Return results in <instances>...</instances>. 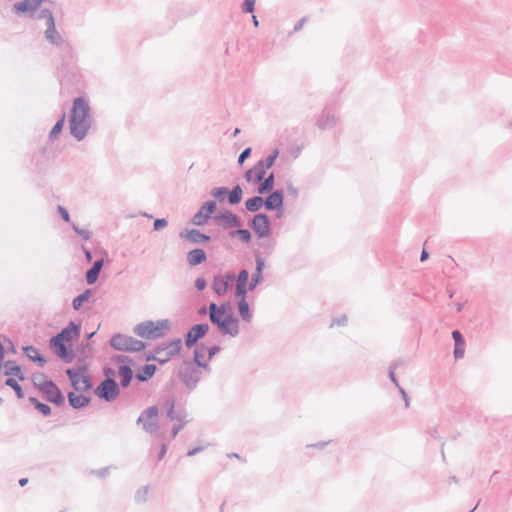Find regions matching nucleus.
Returning a JSON list of instances; mask_svg holds the SVG:
<instances>
[{"label": "nucleus", "mask_w": 512, "mask_h": 512, "mask_svg": "<svg viewBox=\"0 0 512 512\" xmlns=\"http://www.w3.org/2000/svg\"><path fill=\"white\" fill-rule=\"evenodd\" d=\"M220 350L218 346L204 347L201 346L195 350L194 361L200 366L206 368L210 359Z\"/></svg>", "instance_id": "obj_11"}, {"label": "nucleus", "mask_w": 512, "mask_h": 512, "mask_svg": "<svg viewBox=\"0 0 512 512\" xmlns=\"http://www.w3.org/2000/svg\"><path fill=\"white\" fill-rule=\"evenodd\" d=\"M42 2L43 0H24L15 5V10L22 13L32 12L38 8Z\"/></svg>", "instance_id": "obj_19"}, {"label": "nucleus", "mask_w": 512, "mask_h": 512, "mask_svg": "<svg viewBox=\"0 0 512 512\" xmlns=\"http://www.w3.org/2000/svg\"><path fill=\"white\" fill-rule=\"evenodd\" d=\"M252 18H253L254 25L258 26V20H257L256 16H253Z\"/></svg>", "instance_id": "obj_52"}, {"label": "nucleus", "mask_w": 512, "mask_h": 512, "mask_svg": "<svg viewBox=\"0 0 512 512\" xmlns=\"http://www.w3.org/2000/svg\"><path fill=\"white\" fill-rule=\"evenodd\" d=\"M263 199L261 197H253L246 201L245 205L249 211L255 212L261 208Z\"/></svg>", "instance_id": "obj_28"}, {"label": "nucleus", "mask_w": 512, "mask_h": 512, "mask_svg": "<svg viewBox=\"0 0 512 512\" xmlns=\"http://www.w3.org/2000/svg\"><path fill=\"white\" fill-rule=\"evenodd\" d=\"M274 176L270 174L259 187V193L263 194L273 189Z\"/></svg>", "instance_id": "obj_29"}, {"label": "nucleus", "mask_w": 512, "mask_h": 512, "mask_svg": "<svg viewBox=\"0 0 512 512\" xmlns=\"http://www.w3.org/2000/svg\"><path fill=\"white\" fill-rule=\"evenodd\" d=\"M233 280V275L227 274L216 276L212 282V289L218 296H223L227 293L229 286Z\"/></svg>", "instance_id": "obj_12"}, {"label": "nucleus", "mask_w": 512, "mask_h": 512, "mask_svg": "<svg viewBox=\"0 0 512 512\" xmlns=\"http://www.w3.org/2000/svg\"><path fill=\"white\" fill-rule=\"evenodd\" d=\"M236 233L241 237L243 241H249L250 240V232L248 230L240 229L236 231Z\"/></svg>", "instance_id": "obj_42"}, {"label": "nucleus", "mask_w": 512, "mask_h": 512, "mask_svg": "<svg viewBox=\"0 0 512 512\" xmlns=\"http://www.w3.org/2000/svg\"><path fill=\"white\" fill-rule=\"evenodd\" d=\"M249 274L246 270L240 271L237 283H236V289L235 294L236 296H245L247 290H249V284H248Z\"/></svg>", "instance_id": "obj_17"}, {"label": "nucleus", "mask_w": 512, "mask_h": 512, "mask_svg": "<svg viewBox=\"0 0 512 512\" xmlns=\"http://www.w3.org/2000/svg\"><path fill=\"white\" fill-rule=\"evenodd\" d=\"M89 106L87 102L79 97L74 100L70 120V131L77 139L82 140L87 133Z\"/></svg>", "instance_id": "obj_3"}, {"label": "nucleus", "mask_w": 512, "mask_h": 512, "mask_svg": "<svg viewBox=\"0 0 512 512\" xmlns=\"http://www.w3.org/2000/svg\"><path fill=\"white\" fill-rule=\"evenodd\" d=\"M6 367H7L6 374L18 375L20 373V368L12 363H7Z\"/></svg>", "instance_id": "obj_41"}, {"label": "nucleus", "mask_w": 512, "mask_h": 512, "mask_svg": "<svg viewBox=\"0 0 512 512\" xmlns=\"http://www.w3.org/2000/svg\"><path fill=\"white\" fill-rule=\"evenodd\" d=\"M209 317L223 334L236 336L238 334V320L226 309L224 305L217 306L211 303L209 306Z\"/></svg>", "instance_id": "obj_2"}, {"label": "nucleus", "mask_w": 512, "mask_h": 512, "mask_svg": "<svg viewBox=\"0 0 512 512\" xmlns=\"http://www.w3.org/2000/svg\"><path fill=\"white\" fill-rule=\"evenodd\" d=\"M45 17L47 18V24L48 28L46 30V37L49 39L52 43H56L59 36L55 28V22L52 14L49 11L45 12Z\"/></svg>", "instance_id": "obj_18"}, {"label": "nucleus", "mask_w": 512, "mask_h": 512, "mask_svg": "<svg viewBox=\"0 0 512 512\" xmlns=\"http://www.w3.org/2000/svg\"><path fill=\"white\" fill-rule=\"evenodd\" d=\"M452 337L455 341V349H454V356L456 359L462 358L464 356V339L461 335V333L457 330L452 332Z\"/></svg>", "instance_id": "obj_20"}, {"label": "nucleus", "mask_w": 512, "mask_h": 512, "mask_svg": "<svg viewBox=\"0 0 512 512\" xmlns=\"http://www.w3.org/2000/svg\"><path fill=\"white\" fill-rule=\"evenodd\" d=\"M169 328V323L167 320H158V321H144L139 323L135 328L134 332L142 338H158L163 336Z\"/></svg>", "instance_id": "obj_4"}, {"label": "nucleus", "mask_w": 512, "mask_h": 512, "mask_svg": "<svg viewBox=\"0 0 512 512\" xmlns=\"http://www.w3.org/2000/svg\"><path fill=\"white\" fill-rule=\"evenodd\" d=\"M110 344L116 350L121 351H140L145 347L143 342L124 334L114 335L110 340Z\"/></svg>", "instance_id": "obj_7"}, {"label": "nucleus", "mask_w": 512, "mask_h": 512, "mask_svg": "<svg viewBox=\"0 0 512 512\" xmlns=\"http://www.w3.org/2000/svg\"><path fill=\"white\" fill-rule=\"evenodd\" d=\"M428 258V253L425 249L422 250L421 253V261H425Z\"/></svg>", "instance_id": "obj_48"}, {"label": "nucleus", "mask_w": 512, "mask_h": 512, "mask_svg": "<svg viewBox=\"0 0 512 512\" xmlns=\"http://www.w3.org/2000/svg\"><path fill=\"white\" fill-rule=\"evenodd\" d=\"M185 237L188 241L193 242V243H199V242H204V241L209 240L208 236L200 233L198 230H191V231L187 232Z\"/></svg>", "instance_id": "obj_27"}, {"label": "nucleus", "mask_w": 512, "mask_h": 512, "mask_svg": "<svg viewBox=\"0 0 512 512\" xmlns=\"http://www.w3.org/2000/svg\"><path fill=\"white\" fill-rule=\"evenodd\" d=\"M79 337V327L70 323L60 334L50 342L51 349L60 358L70 361L73 356V344Z\"/></svg>", "instance_id": "obj_1"}, {"label": "nucleus", "mask_w": 512, "mask_h": 512, "mask_svg": "<svg viewBox=\"0 0 512 512\" xmlns=\"http://www.w3.org/2000/svg\"><path fill=\"white\" fill-rule=\"evenodd\" d=\"M6 385L12 387L15 390V392H16V394H17V396L19 398H23L24 397L22 388H21V386L18 384V382L15 379H13V378L7 379L6 380Z\"/></svg>", "instance_id": "obj_36"}, {"label": "nucleus", "mask_w": 512, "mask_h": 512, "mask_svg": "<svg viewBox=\"0 0 512 512\" xmlns=\"http://www.w3.org/2000/svg\"><path fill=\"white\" fill-rule=\"evenodd\" d=\"M85 254H86V257L89 261H91L92 257H91V252L90 251H85Z\"/></svg>", "instance_id": "obj_51"}, {"label": "nucleus", "mask_w": 512, "mask_h": 512, "mask_svg": "<svg viewBox=\"0 0 512 512\" xmlns=\"http://www.w3.org/2000/svg\"><path fill=\"white\" fill-rule=\"evenodd\" d=\"M277 155L278 151L274 150L265 160L259 161L254 168L248 170L245 175L247 181H261L265 176L266 170L273 166Z\"/></svg>", "instance_id": "obj_6"}, {"label": "nucleus", "mask_w": 512, "mask_h": 512, "mask_svg": "<svg viewBox=\"0 0 512 512\" xmlns=\"http://www.w3.org/2000/svg\"><path fill=\"white\" fill-rule=\"evenodd\" d=\"M221 219L230 227L238 226L237 217L232 213L223 214Z\"/></svg>", "instance_id": "obj_38"}, {"label": "nucleus", "mask_w": 512, "mask_h": 512, "mask_svg": "<svg viewBox=\"0 0 512 512\" xmlns=\"http://www.w3.org/2000/svg\"><path fill=\"white\" fill-rule=\"evenodd\" d=\"M155 371H156L155 365H152V364L145 365L142 368V370L139 373H137L136 378L140 381H146L154 375Z\"/></svg>", "instance_id": "obj_26"}, {"label": "nucleus", "mask_w": 512, "mask_h": 512, "mask_svg": "<svg viewBox=\"0 0 512 512\" xmlns=\"http://www.w3.org/2000/svg\"><path fill=\"white\" fill-rule=\"evenodd\" d=\"M182 342L180 339L164 343L157 347L154 354L147 356V361H157L159 363H166L174 356L178 355L181 350Z\"/></svg>", "instance_id": "obj_5"}, {"label": "nucleus", "mask_w": 512, "mask_h": 512, "mask_svg": "<svg viewBox=\"0 0 512 512\" xmlns=\"http://www.w3.org/2000/svg\"><path fill=\"white\" fill-rule=\"evenodd\" d=\"M67 375L69 376L72 386L77 392H89L91 389L90 380L86 371L82 368L68 369Z\"/></svg>", "instance_id": "obj_8"}, {"label": "nucleus", "mask_w": 512, "mask_h": 512, "mask_svg": "<svg viewBox=\"0 0 512 512\" xmlns=\"http://www.w3.org/2000/svg\"><path fill=\"white\" fill-rule=\"evenodd\" d=\"M206 259L205 252L202 249H194L188 254V262L190 265H198Z\"/></svg>", "instance_id": "obj_23"}, {"label": "nucleus", "mask_w": 512, "mask_h": 512, "mask_svg": "<svg viewBox=\"0 0 512 512\" xmlns=\"http://www.w3.org/2000/svg\"><path fill=\"white\" fill-rule=\"evenodd\" d=\"M27 482H28V479H26V478H23V479H20V480H19V484H20L21 486L26 485V483H27Z\"/></svg>", "instance_id": "obj_50"}, {"label": "nucleus", "mask_w": 512, "mask_h": 512, "mask_svg": "<svg viewBox=\"0 0 512 512\" xmlns=\"http://www.w3.org/2000/svg\"><path fill=\"white\" fill-rule=\"evenodd\" d=\"M239 297H240V301L238 304L239 314L243 320L250 321L251 315H250V310H249V304L246 301L245 296H239Z\"/></svg>", "instance_id": "obj_25"}, {"label": "nucleus", "mask_w": 512, "mask_h": 512, "mask_svg": "<svg viewBox=\"0 0 512 512\" xmlns=\"http://www.w3.org/2000/svg\"><path fill=\"white\" fill-rule=\"evenodd\" d=\"M95 394L106 401H113L119 395V389L116 382L108 378L96 388Z\"/></svg>", "instance_id": "obj_9"}, {"label": "nucleus", "mask_w": 512, "mask_h": 512, "mask_svg": "<svg viewBox=\"0 0 512 512\" xmlns=\"http://www.w3.org/2000/svg\"><path fill=\"white\" fill-rule=\"evenodd\" d=\"M59 211L62 215V218L66 221V222H69L70 221V217H69V214L67 212V210H65L63 207H59Z\"/></svg>", "instance_id": "obj_46"}, {"label": "nucleus", "mask_w": 512, "mask_h": 512, "mask_svg": "<svg viewBox=\"0 0 512 512\" xmlns=\"http://www.w3.org/2000/svg\"><path fill=\"white\" fill-rule=\"evenodd\" d=\"M242 198V189L240 186H236L233 188V190L229 193V202L231 204H237L240 202Z\"/></svg>", "instance_id": "obj_31"}, {"label": "nucleus", "mask_w": 512, "mask_h": 512, "mask_svg": "<svg viewBox=\"0 0 512 512\" xmlns=\"http://www.w3.org/2000/svg\"><path fill=\"white\" fill-rule=\"evenodd\" d=\"M40 391L45 395L46 399L57 405L64 403V396L59 388L51 381H44L39 385Z\"/></svg>", "instance_id": "obj_10"}, {"label": "nucleus", "mask_w": 512, "mask_h": 512, "mask_svg": "<svg viewBox=\"0 0 512 512\" xmlns=\"http://www.w3.org/2000/svg\"><path fill=\"white\" fill-rule=\"evenodd\" d=\"M165 453H166V447H165V445H162L160 452H159V456H158L159 460H161L164 457Z\"/></svg>", "instance_id": "obj_47"}, {"label": "nucleus", "mask_w": 512, "mask_h": 512, "mask_svg": "<svg viewBox=\"0 0 512 512\" xmlns=\"http://www.w3.org/2000/svg\"><path fill=\"white\" fill-rule=\"evenodd\" d=\"M30 401L34 404V406L38 409V411L41 412L43 415L47 416L51 413V408L48 405L39 402L35 398H31Z\"/></svg>", "instance_id": "obj_34"}, {"label": "nucleus", "mask_w": 512, "mask_h": 512, "mask_svg": "<svg viewBox=\"0 0 512 512\" xmlns=\"http://www.w3.org/2000/svg\"><path fill=\"white\" fill-rule=\"evenodd\" d=\"M283 194L281 192H274L267 197L264 205L267 209H276L282 206Z\"/></svg>", "instance_id": "obj_21"}, {"label": "nucleus", "mask_w": 512, "mask_h": 512, "mask_svg": "<svg viewBox=\"0 0 512 512\" xmlns=\"http://www.w3.org/2000/svg\"><path fill=\"white\" fill-rule=\"evenodd\" d=\"M87 392H70L68 394V400L72 407L82 408L88 405L89 397L86 395Z\"/></svg>", "instance_id": "obj_16"}, {"label": "nucleus", "mask_w": 512, "mask_h": 512, "mask_svg": "<svg viewBox=\"0 0 512 512\" xmlns=\"http://www.w3.org/2000/svg\"><path fill=\"white\" fill-rule=\"evenodd\" d=\"M250 153H251V148H246V149H245V150L240 154V156H239V158H238V162H239L240 164H242V163L245 161V159H246L247 157H249Z\"/></svg>", "instance_id": "obj_43"}, {"label": "nucleus", "mask_w": 512, "mask_h": 512, "mask_svg": "<svg viewBox=\"0 0 512 512\" xmlns=\"http://www.w3.org/2000/svg\"><path fill=\"white\" fill-rule=\"evenodd\" d=\"M253 228L259 237L267 236L270 231L268 218L263 214L256 215L253 219Z\"/></svg>", "instance_id": "obj_15"}, {"label": "nucleus", "mask_w": 512, "mask_h": 512, "mask_svg": "<svg viewBox=\"0 0 512 512\" xmlns=\"http://www.w3.org/2000/svg\"><path fill=\"white\" fill-rule=\"evenodd\" d=\"M89 296H90L89 291H86V292L80 294L79 296H77L73 301L74 309H76V310L80 309L81 306L83 305V303L88 300Z\"/></svg>", "instance_id": "obj_33"}, {"label": "nucleus", "mask_w": 512, "mask_h": 512, "mask_svg": "<svg viewBox=\"0 0 512 512\" xmlns=\"http://www.w3.org/2000/svg\"><path fill=\"white\" fill-rule=\"evenodd\" d=\"M256 0H245L243 3V10L247 13H252L254 11Z\"/></svg>", "instance_id": "obj_40"}, {"label": "nucleus", "mask_w": 512, "mask_h": 512, "mask_svg": "<svg viewBox=\"0 0 512 512\" xmlns=\"http://www.w3.org/2000/svg\"><path fill=\"white\" fill-rule=\"evenodd\" d=\"M64 122H65V116L63 115L61 117V119L52 128V130L50 132V137L51 138H56L59 135V133L61 132V130H62L63 126H64Z\"/></svg>", "instance_id": "obj_37"}, {"label": "nucleus", "mask_w": 512, "mask_h": 512, "mask_svg": "<svg viewBox=\"0 0 512 512\" xmlns=\"http://www.w3.org/2000/svg\"><path fill=\"white\" fill-rule=\"evenodd\" d=\"M102 266L103 259L96 261L93 267L87 271L86 280L89 284H93L97 281Z\"/></svg>", "instance_id": "obj_22"}, {"label": "nucleus", "mask_w": 512, "mask_h": 512, "mask_svg": "<svg viewBox=\"0 0 512 512\" xmlns=\"http://www.w3.org/2000/svg\"><path fill=\"white\" fill-rule=\"evenodd\" d=\"M118 376L121 385L126 387L132 379V370L128 366H121L118 371Z\"/></svg>", "instance_id": "obj_24"}, {"label": "nucleus", "mask_w": 512, "mask_h": 512, "mask_svg": "<svg viewBox=\"0 0 512 512\" xmlns=\"http://www.w3.org/2000/svg\"><path fill=\"white\" fill-rule=\"evenodd\" d=\"M157 416V410L155 408H151L141 416L140 421H148L151 424H154L157 421Z\"/></svg>", "instance_id": "obj_32"}, {"label": "nucleus", "mask_w": 512, "mask_h": 512, "mask_svg": "<svg viewBox=\"0 0 512 512\" xmlns=\"http://www.w3.org/2000/svg\"><path fill=\"white\" fill-rule=\"evenodd\" d=\"M25 354L32 361H37L40 364L44 363V360L40 357L38 350L35 349L34 347H26Z\"/></svg>", "instance_id": "obj_30"}, {"label": "nucleus", "mask_w": 512, "mask_h": 512, "mask_svg": "<svg viewBox=\"0 0 512 512\" xmlns=\"http://www.w3.org/2000/svg\"><path fill=\"white\" fill-rule=\"evenodd\" d=\"M263 263L261 261H258L257 263V272L254 275L252 281L249 283V290H253L257 283L259 282V279L261 277V271H262Z\"/></svg>", "instance_id": "obj_35"}, {"label": "nucleus", "mask_w": 512, "mask_h": 512, "mask_svg": "<svg viewBox=\"0 0 512 512\" xmlns=\"http://www.w3.org/2000/svg\"><path fill=\"white\" fill-rule=\"evenodd\" d=\"M195 286L198 290H203L206 287V280L204 278H198L195 281Z\"/></svg>", "instance_id": "obj_45"}, {"label": "nucleus", "mask_w": 512, "mask_h": 512, "mask_svg": "<svg viewBox=\"0 0 512 512\" xmlns=\"http://www.w3.org/2000/svg\"><path fill=\"white\" fill-rule=\"evenodd\" d=\"M215 209V203L213 201L205 203L199 212L194 215L193 217V223L195 225H203L207 219L211 216V214L214 212Z\"/></svg>", "instance_id": "obj_14"}, {"label": "nucleus", "mask_w": 512, "mask_h": 512, "mask_svg": "<svg viewBox=\"0 0 512 512\" xmlns=\"http://www.w3.org/2000/svg\"><path fill=\"white\" fill-rule=\"evenodd\" d=\"M207 324L194 325L187 333L185 343L188 347L193 346L200 338H202L208 331Z\"/></svg>", "instance_id": "obj_13"}, {"label": "nucleus", "mask_w": 512, "mask_h": 512, "mask_svg": "<svg viewBox=\"0 0 512 512\" xmlns=\"http://www.w3.org/2000/svg\"><path fill=\"white\" fill-rule=\"evenodd\" d=\"M239 132H240V129H239V128H236V129H235V131H234V135L239 134Z\"/></svg>", "instance_id": "obj_53"}, {"label": "nucleus", "mask_w": 512, "mask_h": 512, "mask_svg": "<svg viewBox=\"0 0 512 512\" xmlns=\"http://www.w3.org/2000/svg\"><path fill=\"white\" fill-rule=\"evenodd\" d=\"M3 355H4V349H3L2 344L0 343V362H1V361H2V359H3Z\"/></svg>", "instance_id": "obj_49"}, {"label": "nucleus", "mask_w": 512, "mask_h": 512, "mask_svg": "<svg viewBox=\"0 0 512 512\" xmlns=\"http://www.w3.org/2000/svg\"><path fill=\"white\" fill-rule=\"evenodd\" d=\"M227 193H228V191L226 188L219 187V188L214 189L213 196L219 200H223Z\"/></svg>", "instance_id": "obj_39"}, {"label": "nucleus", "mask_w": 512, "mask_h": 512, "mask_svg": "<svg viewBox=\"0 0 512 512\" xmlns=\"http://www.w3.org/2000/svg\"><path fill=\"white\" fill-rule=\"evenodd\" d=\"M167 225V222L165 219H156L154 221V229L159 230Z\"/></svg>", "instance_id": "obj_44"}]
</instances>
